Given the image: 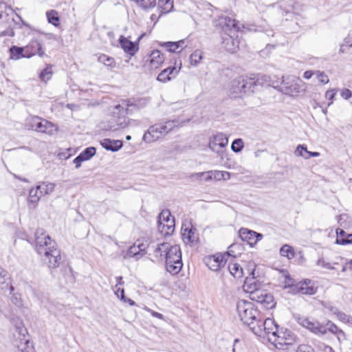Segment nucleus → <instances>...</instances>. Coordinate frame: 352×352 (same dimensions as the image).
<instances>
[{
	"label": "nucleus",
	"instance_id": "nucleus-1",
	"mask_svg": "<svg viewBox=\"0 0 352 352\" xmlns=\"http://www.w3.org/2000/svg\"><path fill=\"white\" fill-rule=\"evenodd\" d=\"M35 249L38 254L45 256L49 268L59 267L62 262L60 250L56 243L41 228H38L35 232Z\"/></svg>",
	"mask_w": 352,
	"mask_h": 352
},
{
	"label": "nucleus",
	"instance_id": "nucleus-2",
	"mask_svg": "<svg viewBox=\"0 0 352 352\" xmlns=\"http://www.w3.org/2000/svg\"><path fill=\"white\" fill-rule=\"evenodd\" d=\"M154 248V256L157 258H165L166 269L173 275L177 274L183 267L182 252L179 245H170L168 243H157L156 245H148V248Z\"/></svg>",
	"mask_w": 352,
	"mask_h": 352
},
{
	"label": "nucleus",
	"instance_id": "nucleus-3",
	"mask_svg": "<svg viewBox=\"0 0 352 352\" xmlns=\"http://www.w3.org/2000/svg\"><path fill=\"white\" fill-rule=\"evenodd\" d=\"M261 80L259 76H241L235 78L230 82L229 96L234 98H242L246 94L253 93L256 86L262 85Z\"/></svg>",
	"mask_w": 352,
	"mask_h": 352
},
{
	"label": "nucleus",
	"instance_id": "nucleus-4",
	"mask_svg": "<svg viewBox=\"0 0 352 352\" xmlns=\"http://www.w3.org/2000/svg\"><path fill=\"white\" fill-rule=\"evenodd\" d=\"M236 311L240 320L247 324L252 331V327L259 322L263 315L253 302L245 300L238 301Z\"/></svg>",
	"mask_w": 352,
	"mask_h": 352
},
{
	"label": "nucleus",
	"instance_id": "nucleus-5",
	"mask_svg": "<svg viewBox=\"0 0 352 352\" xmlns=\"http://www.w3.org/2000/svg\"><path fill=\"white\" fill-rule=\"evenodd\" d=\"M180 123L177 120L162 121L151 126L143 135V140L153 142L166 136L169 132L179 127Z\"/></svg>",
	"mask_w": 352,
	"mask_h": 352
},
{
	"label": "nucleus",
	"instance_id": "nucleus-6",
	"mask_svg": "<svg viewBox=\"0 0 352 352\" xmlns=\"http://www.w3.org/2000/svg\"><path fill=\"white\" fill-rule=\"evenodd\" d=\"M14 17L21 20L20 16L14 14L12 8L0 0V25L6 28L5 30L0 32V36H14V28L18 23Z\"/></svg>",
	"mask_w": 352,
	"mask_h": 352
},
{
	"label": "nucleus",
	"instance_id": "nucleus-7",
	"mask_svg": "<svg viewBox=\"0 0 352 352\" xmlns=\"http://www.w3.org/2000/svg\"><path fill=\"white\" fill-rule=\"evenodd\" d=\"M252 280H246L244 287L249 289L250 298L259 304L266 309H271L275 307L276 302L273 295L266 290L260 289L255 283H251Z\"/></svg>",
	"mask_w": 352,
	"mask_h": 352
},
{
	"label": "nucleus",
	"instance_id": "nucleus-8",
	"mask_svg": "<svg viewBox=\"0 0 352 352\" xmlns=\"http://www.w3.org/2000/svg\"><path fill=\"white\" fill-rule=\"evenodd\" d=\"M12 322L14 326V332L13 333L14 346L21 352H34L32 343L27 338L28 331L23 322L19 319H14Z\"/></svg>",
	"mask_w": 352,
	"mask_h": 352
},
{
	"label": "nucleus",
	"instance_id": "nucleus-9",
	"mask_svg": "<svg viewBox=\"0 0 352 352\" xmlns=\"http://www.w3.org/2000/svg\"><path fill=\"white\" fill-rule=\"evenodd\" d=\"M278 326L275 321L271 318H265L262 315L259 322L252 327V332L258 336L267 335L268 338L273 337L278 333Z\"/></svg>",
	"mask_w": 352,
	"mask_h": 352
},
{
	"label": "nucleus",
	"instance_id": "nucleus-10",
	"mask_svg": "<svg viewBox=\"0 0 352 352\" xmlns=\"http://www.w3.org/2000/svg\"><path fill=\"white\" fill-rule=\"evenodd\" d=\"M113 113V122L109 126L111 131H117L125 129L129 124V120L126 117L127 109L122 104H118L115 107Z\"/></svg>",
	"mask_w": 352,
	"mask_h": 352
},
{
	"label": "nucleus",
	"instance_id": "nucleus-11",
	"mask_svg": "<svg viewBox=\"0 0 352 352\" xmlns=\"http://www.w3.org/2000/svg\"><path fill=\"white\" fill-rule=\"evenodd\" d=\"M158 230L164 236L172 234L175 230V220L168 210H162L158 215Z\"/></svg>",
	"mask_w": 352,
	"mask_h": 352
},
{
	"label": "nucleus",
	"instance_id": "nucleus-12",
	"mask_svg": "<svg viewBox=\"0 0 352 352\" xmlns=\"http://www.w3.org/2000/svg\"><path fill=\"white\" fill-rule=\"evenodd\" d=\"M269 341L273 343L276 347L281 348L285 345H292L296 341V335L289 329H281L273 337L268 338Z\"/></svg>",
	"mask_w": 352,
	"mask_h": 352
},
{
	"label": "nucleus",
	"instance_id": "nucleus-13",
	"mask_svg": "<svg viewBox=\"0 0 352 352\" xmlns=\"http://www.w3.org/2000/svg\"><path fill=\"white\" fill-rule=\"evenodd\" d=\"M236 245L233 244L230 246V251L225 254H222L220 253L215 254L214 255H210L204 258L205 264L208 267V268L214 272H217L222 267H223L226 263L225 256H228L231 255V252H232V249L235 248Z\"/></svg>",
	"mask_w": 352,
	"mask_h": 352
},
{
	"label": "nucleus",
	"instance_id": "nucleus-14",
	"mask_svg": "<svg viewBox=\"0 0 352 352\" xmlns=\"http://www.w3.org/2000/svg\"><path fill=\"white\" fill-rule=\"evenodd\" d=\"M31 129L37 132L52 135L58 131L57 126L52 122L39 117H34L30 120Z\"/></svg>",
	"mask_w": 352,
	"mask_h": 352
},
{
	"label": "nucleus",
	"instance_id": "nucleus-15",
	"mask_svg": "<svg viewBox=\"0 0 352 352\" xmlns=\"http://www.w3.org/2000/svg\"><path fill=\"white\" fill-rule=\"evenodd\" d=\"M297 322L315 334L324 335L327 332V327L317 320H310L304 316L297 318Z\"/></svg>",
	"mask_w": 352,
	"mask_h": 352
},
{
	"label": "nucleus",
	"instance_id": "nucleus-16",
	"mask_svg": "<svg viewBox=\"0 0 352 352\" xmlns=\"http://www.w3.org/2000/svg\"><path fill=\"white\" fill-rule=\"evenodd\" d=\"M144 36V34H142L135 42H132L129 40L131 36L126 38L124 36H120L119 38L120 45L124 52L133 56L138 51L139 43Z\"/></svg>",
	"mask_w": 352,
	"mask_h": 352
},
{
	"label": "nucleus",
	"instance_id": "nucleus-17",
	"mask_svg": "<svg viewBox=\"0 0 352 352\" xmlns=\"http://www.w3.org/2000/svg\"><path fill=\"white\" fill-rule=\"evenodd\" d=\"M239 234L242 241H246L251 247L255 245L258 241L263 239V235L248 228H242Z\"/></svg>",
	"mask_w": 352,
	"mask_h": 352
},
{
	"label": "nucleus",
	"instance_id": "nucleus-18",
	"mask_svg": "<svg viewBox=\"0 0 352 352\" xmlns=\"http://www.w3.org/2000/svg\"><path fill=\"white\" fill-rule=\"evenodd\" d=\"M26 52V58H30L33 56L38 54L40 57H43L45 54L42 48L41 41L38 38L32 39L30 43L25 46Z\"/></svg>",
	"mask_w": 352,
	"mask_h": 352
},
{
	"label": "nucleus",
	"instance_id": "nucleus-19",
	"mask_svg": "<svg viewBox=\"0 0 352 352\" xmlns=\"http://www.w3.org/2000/svg\"><path fill=\"white\" fill-rule=\"evenodd\" d=\"M236 34H225L222 36L223 47L229 52L234 53L239 47L240 40Z\"/></svg>",
	"mask_w": 352,
	"mask_h": 352
},
{
	"label": "nucleus",
	"instance_id": "nucleus-20",
	"mask_svg": "<svg viewBox=\"0 0 352 352\" xmlns=\"http://www.w3.org/2000/svg\"><path fill=\"white\" fill-rule=\"evenodd\" d=\"M228 143V139L223 133H218L210 140V148L216 153H219L221 148H224Z\"/></svg>",
	"mask_w": 352,
	"mask_h": 352
},
{
	"label": "nucleus",
	"instance_id": "nucleus-21",
	"mask_svg": "<svg viewBox=\"0 0 352 352\" xmlns=\"http://www.w3.org/2000/svg\"><path fill=\"white\" fill-rule=\"evenodd\" d=\"M181 67H168L163 69L157 76V80L162 82H166L175 78L179 74Z\"/></svg>",
	"mask_w": 352,
	"mask_h": 352
},
{
	"label": "nucleus",
	"instance_id": "nucleus-22",
	"mask_svg": "<svg viewBox=\"0 0 352 352\" xmlns=\"http://www.w3.org/2000/svg\"><path fill=\"white\" fill-rule=\"evenodd\" d=\"M223 175H227L228 177H230V173L227 171H220V170H215V171H208V172H203V173H197L192 175V177H195L197 179L204 178L205 181H208L212 179H215L220 180L222 179Z\"/></svg>",
	"mask_w": 352,
	"mask_h": 352
},
{
	"label": "nucleus",
	"instance_id": "nucleus-23",
	"mask_svg": "<svg viewBox=\"0 0 352 352\" xmlns=\"http://www.w3.org/2000/svg\"><path fill=\"white\" fill-rule=\"evenodd\" d=\"M311 283V280L307 279L304 282H300L298 284L295 285L294 289L296 292L305 294V295H313L317 292V288L310 285Z\"/></svg>",
	"mask_w": 352,
	"mask_h": 352
},
{
	"label": "nucleus",
	"instance_id": "nucleus-24",
	"mask_svg": "<svg viewBox=\"0 0 352 352\" xmlns=\"http://www.w3.org/2000/svg\"><path fill=\"white\" fill-rule=\"evenodd\" d=\"M0 289L9 290L10 293L14 291V287L11 285V278L9 273L0 267Z\"/></svg>",
	"mask_w": 352,
	"mask_h": 352
},
{
	"label": "nucleus",
	"instance_id": "nucleus-25",
	"mask_svg": "<svg viewBox=\"0 0 352 352\" xmlns=\"http://www.w3.org/2000/svg\"><path fill=\"white\" fill-rule=\"evenodd\" d=\"M100 145L104 149L116 152L119 151L123 146V142L119 140H111L109 138H104L100 141Z\"/></svg>",
	"mask_w": 352,
	"mask_h": 352
},
{
	"label": "nucleus",
	"instance_id": "nucleus-26",
	"mask_svg": "<svg viewBox=\"0 0 352 352\" xmlns=\"http://www.w3.org/2000/svg\"><path fill=\"white\" fill-rule=\"evenodd\" d=\"M182 236L183 241L186 244L196 243L199 239L198 234L196 232V229L192 227L183 229Z\"/></svg>",
	"mask_w": 352,
	"mask_h": 352
},
{
	"label": "nucleus",
	"instance_id": "nucleus-27",
	"mask_svg": "<svg viewBox=\"0 0 352 352\" xmlns=\"http://www.w3.org/2000/svg\"><path fill=\"white\" fill-rule=\"evenodd\" d=\"M148 61L151 68H157L164 63V57L160 50H155L151 52Z\"/></svg>",
	"mask_w": 352,
	"mask_h": 352
},
{
	"label": "nucleus",
	"instance_id": "nucleus-28",
	"mask_svg": "<svg viewBox=\"0 0 352 352\" xmlns=\"http://www.w3.org/2000/svg\"><path fill=\"white\" fill-rule=\"evenodd\" d=\"M42 195L40 194L39 188H32L30 190L28 198V204L30 208H35Z\"/></svg>",
	"mask_w": 352,
	"mask_h": 352
},
{
	"label": "nucleus",
	"instance_id": "nucleus-29",
	"mask_svg": "<svg viewBox=\"0 0 352 352\" xmlns=\"http://www.w3.org/2000/svg\"><path fill=\"white\" fill-rule=\"evenodd\" d=\"M147 103L148 100L146 98H142L135 100L134 102H131L130 100H124L122 102V105L124 106L129 111L132 110V107L135 109L143 108L147 104Z\"/></svg>",
	"mask_w": 352,
	"mask_h": 352
},
{
	"label": "nucleus",
	"instance_id": "nucleus-30",
	"mask_svg": "<svg viewBox=\"0 0 352 352\" xmlns=\"http://www.w3.org/2000/svg\"><path fill=\"white\" fill-rule=\"evenodd\" d=\"M10 58L12 60H19L26 58L25 47H18L12 45L9 49Z\"/></svg>",
	"mask_w": 352,
	"mask_h": 352
},
{
	"label": "nucleus",
	"instance_id": "nucleus-31",
	"mask_svg": "<svg viewBox=\"0 0 352 352\" xmlns=\"http://www.w3.org/2000/svg\"><path fill=\"white\" fill-rule=\"evenodd\" d=\"M274 87L278 89L283 93L288 95H295L300 92L298 85L294 80H291L289 87H285L284 85H278L274 86Z\"/></svg>",
	"mask_w": 352,
	"mask_h": 352
},
{
	"label": "nucleus",
	"instance_id": "nucleus-32",
	"mask_svg": "<svg viewBox=\"0 0 352 352\" xmlns=\"http://www.w3.org/2000/svg\"><path fill=\"white\" fill-rule=\"evenodd\" d=\"M295 155L301 156L307 160L311 157H318L320 154L318 152H311L307 151V146L305 145H298L295 151Z\"/></svg>",
	"mask_w": 352,
	"mask_h": 352
},
{
	"label": "nucleus",
	"instance_id": "nucleus-33",
	"mask_svg": "<svg viewBox=\"0 0 352 352\" xmlns=\"http://www.w3.org/2000/svg\"><path fill=\"white\" fill-rule=\"evenodd\" d=\"M98 61L111 69L116 67V62L115 59L113 57L104 54L98 56Z\"/></svg>",
	"mask_w": 352,
	"mask_h": 352
},
{
	"label": "nucleus",
	"instance_id": "nucleus-34",
	"mask_svg": "<svg viewBox=\"0 0 352 352\" xmlns=\"http://www.w3.org/2000/svg\"><path fill=\"white\" fill-rule=\"evenodd\" d=\"M37 186L39 188L41 195H46L51 194L54 190L55 184L43 182Z\"/></svg>",
	"mask_w": 352,
	"mask_h": 352
},
{
	"label": "nucleus",
	"instance_id": "nucleus-35",
	"mask_svg": "<svg viewBox=\"0 0 352 352\" xmlns=\"http://www.w3.org/2000/svg\"><path fill=\"white\" fill-rule=\"evenodd\" d=\"M158 6L162 13H168L173 9V0H158Z\"/></svg>",
	"mask_w": 352,
	"mask_h": 352
},
{
	"label": "nucleus",
	"instance_id": "nucleus-36",
	"mask_svg": "<svg viewBox=\"0 0 352 352\" xmlns=\"http://www.w3.org/2000/svg\"><path fill=\"white\" fill-rule=\"evenodd\" d=\"M280 254L282 256L287 257L288 259H292L295 256L294 248L287 244H285L280 248Z\"/></svg>",
	"mask_w": 352,
	"mask_h": 352
},
{
	"label": "nucleus",
	"instance_id": "nucleus-37",
	"mask_svg": "<svg viewBox=\"0 0 352 352\" xmlns=\"http://www.w3.org/2000/svg\"><path fill=\"white\" fill-rule=\"evenodd\" d=\"M144 253H141V248L136 245V243H135L127 250L126 256L130 258L135 257L136 259H139L144 255Z\"/></svg>",
	"mask_w": 352,
	"mask_h": 352
},
{
	"label": "nucleus",
	"instance_id": "nucleus-38",
	"mask_svg": "<svg viewBox=\"0 0 352 352\" xmlns=\"http://www.w3.org/2000/svg\"><path fill=\"white\" fill-rule=\"evenodd\" d=\"M225 23L231 34H236L240 29L239 23L235 19L227 17L225 19Z\"/></svg>",
	"mask_w": 352,
	"mask_h": 352
},
{
	"label": "nucleus",
	"instance_id": "nucleus-39",
	"mask_svg": "<svg viewBox=\"0 0 352 352\" xmlns=\"http://www.w3.org/2000/svg\"><path fill=\"white\" fill-rule=\"evenodd\" d=\"M228 270L230 274L235 278H240L243 276V269L238 263H230Z\"/></svg>",
	"mask_w": 352,
	"mask_h": 352
},
{
	"label": "nucleus",
	"instance_id": "nucleus-40",
	"mask_svg": "<svg viewBox=\"0 0 352 352\" xmlns=\"http://www.w3.org/2000/svg\"><path fill=\"white\" fill-rule=\"evenodd\" d=\"M47 21L50 23L57 27L59 25V16L58 12L54 10L47 11L46 13Z\"/></svg>",
	"mask_w": 352,
	"mask_h": 352
},
{
	"label": "nucleus",
	"instance_id": "nucleus-41",
	"mask_svg": "<svg viewBox=\"0 0 352 352\" xmlns=\"http://www.w3.org/2000/svg\"><path fill=\"white\" fill-rule=\"evenodd\" d=\"M203 58V52L199 50H195L190 56V63L191 65L197 66L200 60Z\"/></svg>",
	"mask_w": 352,
	"mask_h": 352
},
{
	"label": "nucleus",
	"instance_id": "nucleus-42",
	"mask_svg": "<svg viewBox=\"0 0 352 352\" xmlns=\"http://www.w3.org/2000/svg\"><path fill=\"white\" fill-rule=\"evenodd\" d=\"M52 74V66L47 65V67L40 73L39 78L41 80L46 82L51 79Z\"/></svg>",
	"mask_w": 352,
	"mask_h": 352
},
{
	"label": "nucleus",
	"instance_id": "nucleus-43",
	"mask_svg": "<svg viewBox=\"0 0 352 352\" xmlns=\"http://www.w3.org/2000/svg\"><path fill=\"white\" fill-rule=\"evenodd\" d=\"M96 151L94 147H88L82 151L80 155L87 161L91 159L96 154Z\"/></svg>",
	"mask_w": 352,
	"mask_h": 352
},
{
	"label": "nucleus",
	"instance_id": "nucleus-44",
	"mask_svg": "<svg viewBox=\"0 0 352 352\" xmlns=\"http://www.w3.org/2000/svg\"><path fill=\"white\" fill-rule=\"evenodd\" d=\"M243 148V142L241 139H236L233 141L231 148L234 153L240 152Z\"/></svg>",
	"mask_w": 352,
	"mask_h": 352
},
{
	"label": "nucleus",
	"instance_id": "nucleus-45",
	"mask_svg": "<svg viewBox=\"0 0 352 352\" xmlns=\"http://www.w3.org/2000/svg\"><path fill=\"white\" fill-rule=\"evenodd\" d=\"M316 265L322 267V268L328 269V270H334L333 265L329 263L326 261L322 257L319 258L316 261Z\"/></svg>",
	"mask_w": 352,
	"mask_h": 352
},
{
	"label": "nucleus",
	"instance_id": "nucleus-46",
	"mask_svg": "<svg viewBox=\"0 0 352 352\" xmlns=\"http://www.w3.org/2000/svg\"><path fill=\"white\" fill-rule=\"evenodd\" d=\"M315 74H316L318 81L320 82L321 83L327 84L329 82V78H328L327 75H326L324 74V72L317 71L315 73Z\"/></svg>",
	"mask_w": 352,
	"mask_h": 352
},
{
	"label": "nucleus",
	"instance_id": "nucleus-47",
	"mask_svg": "<svg viewBox=\"0 0 352 352\" xmlns=\"http://www.w3.org/2000/svg\"><path fill=\"white\" fill-rule=\"evenodd\" d=\"M165 46L170 52H179V50L176 42H167L165 43Z\"/></svg>",
	"mask_w": 352,
	"mask_h": 352
},
{
	"label": "nucleus",
	"instance_id": "nucleus-48",
	"mask_svg": "<svg viewBox=\"0 0 352 352\" xmlns=\"http://www.w3.org/2000/svg\"><path fill=\"white\" fill-rule=\"evenodd\" d=\"M337 318L343 322H349L351 320V317L343 312H341L338 310L337 314H336Z\"/></svg>",
	"mask_w": 352,
	"mask_h": 352
},
{
	"label": "nucleus",
	"instance_id": "nucleus-49",
	"mask_svg": "<svg viewBox=\"0 0 352 352\" xmlns=\"http://www.w3.org/2000/svg\"><path fill=\"white\" fill-rule=\"evenodd\" d=\"M324 326L327 327V331H329L333 334L337 333L340 330V329L331 321H328Z\"/></svg>",
	"mask_w": 352,
	"mask_h": 352
},
{
	"label": "nucleus",
	"instance_id": "nucleus-50",
	"mask_svg": "<svg viewBox=\"0 0 352 352\" xmlns=\"http://www.w3.org/2000/svg\"><path fill=\"white\" fill-rule=\"evenodd\" d=\"M10 295H11V300L13 303L15 305L19 306L21 305V296L19 294L14 293V291L12 292V294L10 292Z\"/></svg>",
	"mask_w": 352,
	"mask_h": 352
},
{
	"label": "nucleus",
	"instance_id": "nucleus-51",
	"mask_svg": "<svg viewBox=\"0 0 352 352\" xmlns=\"http://www.w3.org/2000/svg\"><path fill=\"white\" fill-rule=\"evenodd\" d=\"M336 96V91L334 89L331 90H327L325 93V98L330 100V102L328 104V106L331 105L333 103V99Z\"/></svg>",
	"mask_w": 352,
	"mask_h": 352
},
{
	"label": "nucleus",
	"instance_id": "nucleus-52",
	"mask_svg": "<svg viewBox=\"0 0 352 352\" xmlns=\"http://www.w3.org/2000/svg\"><path fill=\"white\" fill-rule=\"evenodd\" d=\"M341 97L344 100H348L352 96V92L349 89H342L340 90Z\"/></svg>",
	"mask_w": 352,
	"mask_h": 352
},
{
	"label": "nucleus",
	"instance_id": "nucleus-53",
	"mask_svg": "<svg viewBox=\"0 0 352 352\" xmlns=\"http://www.w3.org/2000/svg\"><path fill=\"white\" fill-rule=\"evenodd\" d=\"M144 310L146 311L147 312L150 313L151 315L155 318H157L158 319H160V320H164V316L160 314V313H158L157 311H155L153 310H152L151 309L147 307H145L144 308Z\"/></svg>",
	"mask_w": 352,
	"mask_h": 352
},
{
	"label": "nucleus",
	"instance_id": "nucleus-54",
	"mask_svg": "<svg viewBox=\"0 0 352 352\" xmlns=\"http://www.w3.org/2000/svg\"><path fill=\"white\" fill-rule=\"evenodd\" d=\"M324 307L326 309H327L329 311H330L334 315H336L339 310L338 308H337L330 302H326L325 304H324Z\"/></svg>",
	"mask_w": 352,
	"mask_h": 352
},
{
	"label": "nucleus",
	"instance_id": "nucleus-55",
	"mask_svg": "<svg viewBox=\"0 0 352 352\" xmlns=\"http://www.w3.org/2000/svg\"><path fill=\"white\" fill-rule=\"evenodd\" d=\"M352 243V234H346V237L344 239H339L338 244L346 245Z\"/></svg>",
	"mask_w": 352,
	"mask_h": 352
},
{
	"label": "nucleus",
	"instance_id": "nucleus-56",
	"mask_svg": "<svg viewBox=\"0 0 352 352\" xmlns=\"http://www.w3.org/2000/svg\"><path fill=\"white\" fill-rule=\"evenodd\" d=\"M296 352H314V350L309 345L302 344L298 347Z\"/></svg>",
	"mask_w": 352,
	"mask_h": 352
},
{
	"label": "nucleus",
	"instance_id": "nucleus-57",
	"mask_svg": "<svg viewBox=\"0 0 352 352\" xmlns=\"http://www.w3.org/2000/svg\"><path fill=\"white\" fill-rule=\"evenodd\" d=\"M138 243H136V245L140 246L141 248V253H144L145 250L147 248L149 251H152L153 254H154V248H148V245H156L155 243H150L148 245H144V243H140L139 241H138Z\"/></svg>",
	"mask_w": 352,
	"mask_h": 352
},
{
	"label": "nucleus",
	"instance_id": "nucleus-58",
	"mask_svg": "<svg viewBox=\"0 0 352 352\" xmlns=\"http://www.w3.org/2000/svg\"><path fill=\"white\" fill-rule=\"evenodd\" d=\"M85 161L82 157L79 154L73 161L74 164L76 166V168H78L80 167L81 164L82 162Z\"/></svg>",
	"mask_w": 352,
	"mask_h": 352
},
{
	"label": "nucleus",
	"instance_id": "nucleus-59",
	"mask_svg": "<svg viewBox=\"0 0 352 352\" xmlns=\"http://www.w3.org/2000/svg\"><path fill=\"white\" fill-rule=\"evenodd\" d=\"M114 292L117 297L120 299L124 298V289L123 288L117 287L116 288Z\"/></svg>",
	"mask_w": 352,
	"mask_h": 352
},
{
	"label": "nucleus",
	"instance_id": "nucleus-60",
	"mask_svg": "<svg viewBox=\"0 0 352 352\" xmlns=\"http://www.w3.org/2000/svg\"><path fill=\"white\" fill-rule=\"evenodd\" d=\"M336 234H337V239H336V243L338 244L339 239H344L346 236V232L342 230V229H337L336 230Z\"/></svg>",
	"mask_w": 352,
	"mask_h": 352
},
{
	"label": "nucleus",
	"instance_id": "nucleus-61",
	"mask_svg": "<svg viewBox=\"0 0 352 352\" xmlns=\"http://www.w3.org/2000/svg\"><path fill=\"white\" fill-rule=\"evenodd\" d=\"M344 45L346 47H352V34H349L344 39Z\"/></svg>",
	"mask_w": 352,
	"mask_h": 352
},
{
	"label": "nucleus",
	"instance_id": "nucleus-62",
	"mask_svg": "<svg viewBox=\"0 0 352 352\" xmlns=\"http://www.w3.org/2000/svg\"><path fill=\"white\" fill-rule=\"evenodd\" d=\"M335 335H336L337 338H338V340L341 342V341H343L344 340H346V336H345V333L344 332L340 329L339 331L336 333Z\"/></svg>",
	"mask_w": 352,
	"mask_h": 352
},
{
	"label": "nucleus",
	"instance_id": "nucleus-63",
	"mask_svg": "<svg viewBox=\"0 0 352 352\" xmlns=\"http://www.w3.org/2000/svg\"><path fill=\"white\" fill-rule=\"evenodd\" d=\"M315 73L316 72L311 70L306 71L303 74V77L306 79H310L315 74Z\"/></svg>",
	"mask_w": 352,
	"mask_h": 352
},
{
	"label": "nucleus",
	"instance_id": "nucleus-64",
	"mask_svg": "<svg viewBox=\"0 0 352 352\" xmlns=\"http://www.w3.org/2000/svg\"><path fill=\"white\" fill-rule=\"evenodd\" d=\"M122 301H123L124 302H127L129 303L131 306H133V305H135V302L134 300L130 299V298H126L125 296H124V299H120Z\"/></svg>",
	"mask_w": 352,
	"mask_h": 352
}]
</instances>
